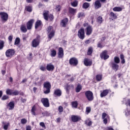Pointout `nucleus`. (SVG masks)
<instances>
[{"label": "nucleus", "mask_w": 130, "mask_h": 130, "mask_svg": "<svg viewBox=\"0 0 130 130\" xmlns=\"http://www.w3.org/2000/svg\"><path fill=\"white\" fill-rule=\"evenodd\" d=\"M47 31L48 33H50L48 35L49 38L51 39L53 36H54V30H53V27L52 26H49L48 27Z\"/></svg>", "instance_id": "6e6552de"}, {"label": "nucleus", "mask_w": 130, "mask_h": 130, "mask_svg": "<svg viewBox=\"0 0 130 130\" xmlns=\"http://www.w3.org/2000/svg\"><path fill=\"white\" fill-rule=\"evenodd\" d=\"M92 32H93V28L92 26L88 25L85 29V33L87 36H89L92 34Z\"/></svg>", "instance_id": "1a4fd4ad"}, {"label": "nucleus", "mask_w": 130, "mask_h": 130, "mask_svg": "<svg viewBox=\"0 0 130 130\" xmlns=\"http://www.w3.org/2000/svg\"><path fill=\"white\" fill-rule=\"evenodd\" d=\"M2 75H5V74H6V70H2Z\"/></svg>", "instance_id": "774afa93"}, {"label": "nucleus", "mask_w": 130, "mask_h": 130, "mask_svg": "<svg viewBox=\"0 0 130 130\" xmlns=\"http://www.w3.org/2000/svg\"><path fill=\"white\" fill-rule=\"evenodd\" d=\"M103 122L105 124H107V118H104L103 119Z\"/></svg>", "instance_id": "bf43d9fd"}, {"label": "nucleus", "mask_w": 130, "mask_h": 130, "mask_svg": "<svg viewBox=\"0 0 130 130\" xmlns=\"http://www.w3.org/2000/svg\"><path fill=\"white\" fill-rule=\"evenodd\" d=\"M98 47H99L100 48H102V44L100 43H99L98 44Z\"/></svg>", "instance_id": "052dcab7"}, {"label": "nucleus", "mask_w": 130, "mask_h": 130, "mask_svg": "<svg viewBox=\"0 0 130 130\" xmlns=\"http://www.w3.org/2000/svg\"><path fill=\"white\" fill-rule=\"evenodd\" d=\"M110 16L113 19H117V15H116V14L111 12L110 13Z\"/></svg>", "instance_id": "473e14b6"}, {"label": "nucleus", "mask_w": 130, "mask_h": 130, "mask_svg": "<svg viewBox=\"0 0 130 130\" xmlns=\"http://www.w3.org/2000/svg\"><path fill=\"white\" fill-rule=\"evenodd\" d=\"M68 22H69V19L68 18L64 19L62 20V22L61 23V26H62V27H66V26H67V24H68Z\"/></svg>", "instance_id": "393cba45"}, {"label": "nucleus", "mask_w": 130, "mask_h": 130, "mask_svg": "<svg viewBox=\"0 0 130 130\" xmlns=\"http://www.w3.org/2000/svg\"><path fill=\"white\" fill-rule=\"evenodd\" d=\"M6 93L7 95H13V90L10 89H7L6 90Z\"/></svg>", "instance_id": "7c9ffc66"}, {"label": "nucleus", "mask_w": 130, "mask_h": 130, "mask_svg": "<svg viewBox=\"0 0 130 130\" xmlns=\"http://www.w3.org/2000/svg\"><path fill=\"white\" fill-rule=\"evenodd\" d=\"M27 82V79H23V80L22 81L21 83H25Z\"/></svg>", "instance_id": "338daca9"}, {"label": "nucleus", "mask_w": 130, "mask_h": 130, "mask_svg": "<svg viewBox=\"0 0 130 130\" xmlns=\"http://www.w3.org/2000/svg\"><path fill=\"white\" fill-rule=\"evenodd\" d=\"M42 103L45 107H49V101L47 98H43L41 100Z\"/></svg>", "instance_id": "9d476101"}, {"label": "nucleus", "mask_w": 130, "mask_h": 130, "mask_svg": "<svg viewBox=\"0 0 130 130\" xmlns=\"http://www.w3.org/2000/svg\"><path fill=\"white\" fill-rule=\"evenodd\" d=\"M54 95L55 96H58L59 97V96H61V90L60 89H56L54 92Z\"/></svg>", "instance_id": "b1692460"}, {"label": "nucleus", "mask_w": 130, "mask_h": 130, "mask_svg": "<svg viewBox=\"0 0 130 130\" xmlns=\"http://www.w3.org/2000/svg\"><path fill=\"white\" fill-rule=\"evenodd\" d=\"M114 12H121L122 11V8L119 7H115L113 9Z\"/></svg>", "instance_id": "c85d7f7f"}, {"label": "nucleus", "mask_w": 130, "mask_h": 130, "mask_svg": "<svg viewBox=\"0 0 130 130\" xmlns=\"http://www.w3.org/2000/svg\"><path fill=\"white\" fill-rule=\"evenodd\" d=\"M121 59H124V56L123 55H120Z\"/></svg>", "instance_id": "69168bd1"}, {"label": "nucleus", "mask_w": 130, "mask_h": 130, "mask_svg": "<svg viewBox=\"0 0 130 130\" xmlns=\"http://www.w3.org/2000/svg\"><path fill=\"white\" fill-rule=\"evenodd\" d=\"M50 55L52 57H54L56 55V50H54V49H52L51 50Z\"/></svg>", "instance_id": "bb28decb"}, {"label": "nucleus", "mask_w": 130, "mask_h": 130, "mask_svg": "<svg viewBox=\"0 0 130 130\" xmlns=\"http://www.w3.org/2000/svg\"><path fill=\"white\" fill-rule=\"evenodd\" d=\"M92 52H93V48L90 47L88 49V51H87L88 55H91V54H92Z\"/></svg>", "instance_id": "c9c22d12"}, {"label": "nucleus", "mask_w": 130, "mask_h": 130, "mask_svg": "<svg viewBox=\"0 0 130 130\" xmlns=\"http://www.w3.org/2000/svg\"><path fill=\"white\" fill-rule=\"evenodd\" d=\"M40 43V36H38L37 38L33 40L31 44L32 47H37Z\"/></svg>", "instance_id": "20e7f679"}, {"label": "nucleus", "mask_w": 130, "mask_h": 130, "mask_svg": "<svg viewBox=\"0 0 130 130\" xmlns=\"http://www.w3.org/2000/svg\"><path fill=\"white\" fill-rule=\"evenodd\" d=\"M71 119L73 122H78V121L81 120V118L79 116L72 115L71 116Z\"/></svg>", "instance_id": "4468645a"}, {"label": "nucleus", "mask_w": 130, "mask_h": 130, "mask_svg": "<svg viewBox=\"0 0 130 130\" xmlns=\"http://www.w3.org/2000/svg\"><path fill=\"white\" fill-rule=\"evenodd\" d=\"M4 46H5V42L3 41H0V50L4 48Z\"/></svg>", "instance_id": "79ce46f5"}, {"label": "nucleus", "mask_w": 130, "mask_h": 130, "mask_svg": "<svg viewBox=\"0 0 130 130\" xmlns=\"http://www.w3.org/2000/svg\"><path fill=\"white\" fill-rule=\"evenodd\" d=\"M84 64L86 67H90V66H92V61L88 59L85 58L84 61Z\"/></svg>", "instance_id": "6ab92c4d"}, {"label": "nucleus", "mask_w": 130, "mask_h": 130, "mask_svg": "<svg viewBox=\"0 0 130 130\" xmlns=\"http://www.w3.org/2000/svg\"><path fill=\"white\" fill-rule=\"evenodd\" d=\"M85 124H87V125H88V126H90V125H92V121H91L90 120L88 119L85 121Z\"/></svg>", "instance_id": "c03bdc74"}, {"label": "nucleus", "mask_w": 130, "mask_h": 130, "mask_svg": "<svg viewBox=\"0 0 130 130\" xmlns=\"http://www.w3.org/2000/svg\"><path fill=\"white\" fill-rule=\"evenodd\" d=\"M58 110L59 111V112L61 113L63 112V107H62V106H59L58 108Z\"/></svg>", "instance_id": "de8ad7c7"}, {"label": "nucleus", "mask_w": 130, "mask_h": 130, "mask_svg": "<svg viewBox=\"0 0 130 130\" xmlns=\"http://www.w3.org/2000/svg\"><path fill=\"white\" fill-rule=\"evenodd\" d=\"M0 16L1 18V21L2 23H6L9 19V15L7 13L0 12Z\"/></svg>", "instance_id": "f03ea898"}, {"label": "nucleus", "mask_w": 130, "mask_h": 130, "mask_svg": "<svg viewBox=\"0 0 130 130\" xmlns=\"http://www.w3.org/2000/svg\"><path fill=\"white\" fill-rule=\"evenodd\" d=\"M34 23V19H30L28 21L26 24V27L27 30H31L32 27L33 26V24Z\"/></svg>", "instance_id": "9b49d317"}, {"label": "nucleus", "mask_w": 130, "mask_h": 130, "mask_svg": "<svg viewBox=\"0 0 130 130\" xmlns=\"http://www.w3.org/2000/svg\"><path fill=\"white\" fill-rule=\"evenodd\" d=\"M25 9L27 12H32V6H26Z\"/></svg>", "instance_id": "4c0bfd02"}, {"label": "nucleus", "mask_w": 130, "mask_h": 130, "mask_svg": "<svg viewBox=\"0 0 130 130\" xmlns=\"http://www.w3.org/2000/svg\"><path fill=\"white\" fill-rule=\"evenodd\" d=\"M15 50L13 49H9L7 50L6 52V55L7 57H12L15 54Z\"/></svg>", "instance_id": "423d86ee"}, {"label": "nucleus", "mask_w": 130, "mask_h": 130, "mask_svg": "<svg viewBox=\"0 0 130 130\" xmlns=\"http://www.w3.org/2000/svg\"><path fill=\"white\" fill-rule=\"evenodd\" d=\"M65 89L68 94H69V93H70V91H73V90H74V85L72 84H67L65 87Z\"/></svg>", "instance_id": "2eb2a0df"}, {"label": "nucleus", "mask_w": 130, "mask_h": 130, "mask_svg": "<svg viewBox=\"0 0 130 130\" xmlns=\"http://www.w3.org/2000/svg\"><path fill=\"white\" fill-rule=\"evenodd\" d=\"M97 22L99 23V24H101L102 23V22H103V18H102V17L101 16H99L96 20Z\"/></svg>", "instance_id": "72a5a7b5"}, {"label": "nucleus", "mask_w": 130, "mask_h": 130, "mask_svg": "<svg viewBox=\"0 0 130 130\" xmlns=\"http://www.w3.org/2000/svg\"><path fill=\"white\" fill-rule=\"evenodd\" d=\"M72 107H74V108H78V102L75 101L72 102Z\"/></svg>", "instance_id": "2f4dec72"}, {"label": "nucleus", "mask_w": 130, "mask_h": 130, "mask_svg": "<svg viewBox=\"0 0 130 130\" xmlns=\"http://www.w3.org/2000/svg\"><path fill=\"white\" fill-rule=\"evenodd\" d=\"M20 43V38H17L15 40V45H17Z\"/></svg>", "instance_id": "09e8293b"}, {"label": "nucleus", "mask_w": 130, "mask_h": 130, "mask_svg": "<svg viewBox=\"0 0 130 130\" xmlns=\"http://www.w3.org/2000/svg\"><path fill=\"white\" fill-rule=\"evenodd\" d=\"M108 117V115H107V114H106V113H103L102 114V118L103 119H104V118H105V117Z\"/></svg>", "instance_id": "864d4df0"}, {"label": "nucleus", "mask_w": 130, "mask_h": 130, "mask_svg": "<svg viewBox=\"0 0 130 130\" xmlns=\"http://www.w3.org/2000/svg\"><path fill=\"white\" fill-rule=\"evenodd\" d=\"M85 17V14L83 12H80L78 14V18H84Z\"/></svg>", "instance_id": "58836bf2"}, {"label": "nucleus", "mask_w": 130, "mask_h": 130, "mask_svg": "<svg viewBox=\"0 0 130 130\" xmlns=\"http://www.w3.org/2000/svg\"><path fill=\"white\" fill-rule=\"evenodd\" d=\"M78 36L80 39H84L85 38V30H84L83 28H81L79 30L78 32Z\"/></svg>", "instance_id": "0eeeda50"}, {"label": "nucleus", "mask_w": 130, "mask_h": 130, "mask_svg": "<svg viewBox=\"0 0 130 130\" xmlns=\"http://www.w3.org/2000/svg\"><path fill=\"white\" fill-rule=\"evenodd\" d=\"M81 90H82V86H81L80 85H78L76 87L77 93H79V92H80V91H81Z\"/></svg>", "instance_id": "ea45409f"}, {"label": "nucleus", "mask_w": 130, "mask_h": 130, "mask_svg": "<svg viewBox=\"0 0 130 130\" xmlns=\"http://www.w3.org/2000/svg\"><path fill=\"white\" fill-rule=\"evenodd\" d=\"M101 58H104V59H107L109 58V55H107V51L105 50L101 54Z\"/></svg>", "instance_id": "dca6fc26"}, {"label": "nucleus", "mask_w": 130, "mask_h": 130, "mask_svg": "<svg viewBox=\"0 0 130 130\" xmlns=\"http://www.w3.org/2000/svg\"><path fill=\"white\" fill-rule=\"evenodd\" d=\"M40 125L42 126V127H44L45 128V124L43 122H41L40 123Z\"/></svg>", "instance_id": "5fc2aeb1"}, {"label": "nucleus", "mask_w": 130, "mask_h": 130, "mask_svg": "<svg viewBox=\"0 0 130 130\" xmlns=\"http://www.w3.org/2000/svg\"><path fill=\"white\" fill-rule=\"evenodd\" d=\"M94 8L96 10L98 9H100V8H101V3H100V1L97 0L94 3Z\"/></svg>", "instance_id": "aec40b11"}, {"label": "nucleus", "mask_w": 130, "mask_h": 130, "mask_svg": "<svg viewBox=\"0 0 130 130\" xmlns=\"http://www.w3.org/2000/svg\"><path fill=\"white\" fill-rule=\"evenodd\" d=\"M60 9H61V6H60V5L56 6V11H57V12H59V11H60Z\"/></svg>", "instance_id": "603ef678"}, {"label": "nucleus", "mask_w": 130, "mask_h": 130, "mask_svg": "<svg viewBox=\"0 0 130 130\" xmlns=\"http://www.w3.org/2000/svg\"><path fill=\"white\" fill-rule=\"evenodd\" d=\"M9 127V124H5L4 126V129H8V127Z\"/></svg>", "instance_id": "4d7b16f0"}, {"label": "nucleus", "mask_w": 130, "mask_h": 130, "mask_svg": "<svg viewBox=\"0 0 130 130\" xmlns=\"http://www.w3.org/2000/svg\"><path fill=\"white\" fill-rule=\"evenodd\" d=\"M8 39L10 42L13 40V36H10L9 37Z\"/></svg>", "instance_id": "13d9d810"}, {"label": "nucleus", "mask_w": 130, "mask_h": 130, "mask_svg": "<svg viewBox=\"0 0 130 130\" xmlns=\"http://www.w3.org/2000/svg\"><path fill=\"white\" fill-rule=\"evenodd\" d=\"M86 112L87 114H88V113L91 112V107H86Z\"/></svg>", "instance_id": "49530a36"}, {"label": "nucleus", "mask_w": 130, "mask_h": 130, "mask_svg": "<svg viewBox=\"0 0 130 130\" xmlns=\"http://www.w3.org/2000/svg\"><path fill=\"white\" fill-rule=\"evenodd\" d=\"M41 24H42V23L41 22V20H37V21L36 22V24H35V28L37 29L38 27L41 26Z\"/></svg>", "instance_id": "c756f323"}, {"label": "nucleus", "mask_w": 130, "mask_h": 130, "mask_svg": "<svg viewBox=\"0 0 130 130\" xmlns=\"http://www.w3.org/2000/svg\"><path fill=\"white\" fill-rule=\"evenodd\" d=\"M49 13V12L48 11H45L43 13L44 18L45 20H46V21L48 20V18L49 19H50L51 21H52V20H53V18H54L53 15L52 14H50L49 16H48Z\"/></svg>", "instance_id": "39448f33"}, {"label": "nucleus", "mask_w": 130, "mask_h": 130, "mask_svg": "<svg viewBox=\"0 0 130 130\" xmlns=\"http://www.w3.org/2000/svg\"><path fill=\"white\" fill-rule=\"evenodd\" d=\"M84 27H88V26H90V25L88 24V23H85L83 24Z\"/></svg>", "instance_id": "0e129e2a"}, {"label": "nucleus", "mask_w": 130, "mask_h": 130, "mask_svg": "<svg viewBox=\"0 0 130 130\" xmlns=\"http://www.w3.org/2000/svg\"><path fill=\"white\" fill-rule=\"evenodd\" d=\"M27 27H26V25L25 24H22L20 26V30L21 32H23V33H26L27 32Z\"/></svg>", "instance_id": "5701e85b"}, {"label": "nucleus", "mask_w": 130, "mask_h": 130, "mask_svg": "<svg viewBox=\"0 0 130 130\" xmlns=\"http://www.w3.org/2000/svg\"><path fill=\"white\" fill-rule=\"evenodd\" d=\"M26 2L28 4H31V3L33 2V0H26Z\"/></svg>", "instance_id": "e2e57ef3"}, {"label": "nucleus", "mask_w": 130, "mask_h": 130, "mask_svg": "<svg viewBox=\"0 0 130 130\" xmlns=\"http://www.w3.org/2000/svg\"><path fill=\"white\" fill-rule=\"evenodd\" d=\"M46 70L47 71H49V72L53 71V70H54V66L51 64V63H50L47 65Z\"/></svg>", "instance_id": "a211bd4d"}, {"label": "nucleus", "mask_w": 130, "mask_h": 130, "mask_svg": "<svg viewBox=\"0 0 130 130\" xmlns=\"http://www.w3.org/2000/svg\"><path fill=\"white\" fill-rule=\"evenodd\" d=\"M31 127L30 125L26 126V130H31Z\"/></svg>", "instance_id": "680f3d73"}, {"label": "nucleus", "mask_w": 130, "mask_h": 130, "mask_svg": "<svg viewBox=\"0 0 130 130\" xmlns=\"http://www.w3.org/2000/svg\"><path fill=\"white\" fill-rule=\"evenodd\" d=\"M19 94V91L18 90H15L12 92L13 96H17V95H18Z\"/></svg>", "instance_id": "a18cd8bd"}, {"label": "nucleus", "mask_w": 130, "mask_h": 130, "mask_svg": "<svg viewBox=\"0 0 130 130\" xmlns=\"http://www.w3.org/2000/svg\"><path fill=\"white\" fill-rule=\"evenodd\" d=\"M78 62V59L75 57L71 58L69 60V63L74 66H77Z\"/></svg>", "instance_id": "f8f14e48"}, {"label": "nucleus", "mask_w": 130, "mask_h": 130, "mask_svg": "<svg viewBox=\"0 0 130 130\" xmlns=\"http://www.w3.org/2000/svg\"><path fill=\"white\" fill-rule=\"evenodd\" d=\"M115 63H119L120 62V59L118 57H115L114 58Z\"/></svg>", "instance_id": "f704fd0d"}, {"label": "nucleus", "mask_w": 130, "mask_h": 130, "mask_svg": "<svg viewBox=\"0 0 130 130\" xmlns=\"http://www.w3.org/2000/svg\"><path fill=\"white\" fill-rule=\"evenodd\" d=\"M21 122L22 124H26V123H27V120L26 119H22L21 120Z\"/></svg>", "instance_id": "8fccbe9b"}, {"label": "nucleus", "mask_w": 130, "mask_h": 130, "mask_svg": "<svg viewBox=\"0 0 130 130\" xmlns=\"http://www.w3.org/2000/svg\"><path fill=\"white\" fill-rule=\"evenodd\" d=\"M96 81H100L102 80V75H98L96 76Z\"/></svg>", "instance_id": "a19ab883"}, {"label": "nucleus", "mask_w": 130, "mask_h": 130, "mask_svg": "<svg viewBox=\"0 0 130 130\" xmlns=\"http://www.w3.org/2000/svg\"><path fill=\"white\" fill-rule=\"evenodd\" d=\"M71 5L72 7H76L78 6V1H74L72 3H71Z\"/></svg>", "instance_id": "37998d69"}, {"label": "nucleus", "mask_w": 130, "mask_h": 130, "mask_svg": "<svg viewBox=\"0 0 130 130\" xmlns=\"http://www.w3.org/2000/svg\"><path fill=\"white\" fill-rule=\"evenodd\" d=\"M44 87L46 89V90H44V93L45 94H49L50 93V89H51V85L49 82H46L44 83Z\"/></svg>", "instance_id": "f257e3e1"}, {"label": "nucleus", "mask_w": 130, "mask_h": 130, "mask_svg": "<svg viewBox=\"0 0 130 130\" xmlns=\"http://www.w3.org/2000/svg\"><path fill=\"white\" fill-rule=\"evenodd\" d=\"M58 56L59 58H62L63 57V49L61 47L58 49Z\"/></svg>", "instance_id": "f3484780"}, {"label": "nucleus", "mask_w": 130, "mask_h": 130, "mask_svg": "<svg viewBox=\"0 0 130 130\" xmlns=\"http://www.w3.org/2000/svg\"><path fill=\"white\" fill-rule=\"evenodd\" d=\"M37 110V109H36V106H34L32 108H31V114H32V115H36L37 114H37L36 112H35Z\"/></svg>", "instance_id": "cd10ccee"}, {"label": "nucleus", "mask_w": 130, "mask_h": 130, "mask_svg": "<svg viewBox=\"0 0 130 130\" xmlns=\"http://www.w3.org/2000/svg\"><path fill=\"white\" fill-rule=\"evenodd\" d=\"M90 7V4L88 3H85L83 5V9H88Z\"/></svg>", "instance_id": "e433bc0d"}, {"label": "nucleus", "mask_w": 130, "mask_h": 130, "mask_svg": "<svg viewBox=\"0 0 130 130\" xmlns=\"http://www.w3.org/2000/svg\"><path fill=\"white\" fill-rule=\"evenodd\" d=\"M8 106L9 107V110H12L15 107V103H14V102H11L8 104Z\"/></svg>", "instance_id": "4be33fe9"}, {"label": "nucleus", "mask_w": 130, "mask_h": 130, "mask_svg": "<svg viewBox=\"0 0 130 130\" xmlns=\"http://www.w3.org/2000/svg\"><path fill=\"white\" fill-rule=\"evenodd\" d=\"M111 64L112 69L114 70L115 72H117V71H118V69H119V66L117 64V63H115L114 62H111Z\"/></svg>", "instance_id": "ddd939ff"}, {"label": "nucleus", "mask_w": 130, "mask_h": 130, "mask_svg": "<svg viewBox=\"0 0 130 130\" xmlns=\"http://www.w3.org/2000/svg\"><path fill=\"white\" fill-rule=\"evenodd\" d=\"M40 70H41V71H42L43 72H44V71L46 70V68L45 67L41 66Z\"/></svg>", "instance_id": "6e6d98bb"}, {"label": "nucleus", "mask_w": 130, "mask_h": 130, "mask_svg": "<svg viewBox=\"0 0 130 130\" xmlns=\"http://www.w3.org/2000/svg\"><path fill=\"white\" fill-rule=\"evenodd\" d=\"M9 97L8 95H3V96L2 97V100H7V99H9Z\"/></svg>", "instance_id": "3c124183"}, {"label": "nucleus", "mask_w": 130, "mask_h": 130, "mask_svg": "<svg viewBox=\"0 0 130 130\" xmlns=\"http://www.w3.org/2000/svg\"><path fill=\"white\" fill-rule=\"evenodd\" d=\"M69 13L72 14V15H75L77 13V9L74 8H69Z\"/></svg>", "instance_id": "a878e982"}, {"label": "nucleus", "mask_w": 130, "mask_h": 130, "mask_svg": "<svg viewBox=\"0 0 130 130\" xmlns=\"http://www.w3.org/2000/svg\"><path fill=\"white\" fill-rule=\"evenodd\" d=\"M108 93H109V90H104L102 93H101V97L103 98V97H105V96H107Z\"/></svg>", "instance_id": "412c9836"}, {"label": "nucleus", "mask_w": 130, "mask_h": 130, "mask_svg": "<svg viewBox=\"0 0 130 130\" xmlns=\"http://www.w3.org/2000/svg\"><path fill=\"white\" fill-rule=\"evenodd\" d=\"M85 95L88 101H93L94 100V96L92 91H87L85 92Z\"/></svg>", "instance_id": "7ed1b4c3"}]
</instances>
